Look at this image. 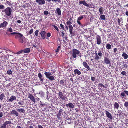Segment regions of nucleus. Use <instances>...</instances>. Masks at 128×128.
<instances>
[{
    "instance_id": "nucleus-53",
    "label": "nucleus",
    "mask_w": 128,
    "mask_h": 128,
    "mask_svg": "<svg viewBox=\"0 0 128 128\" xmlns=\"http://www.w3.org/2000/svg\"><path fill=\"white\" fill-rule=\"evenodd\" d=\"M51 36V34L50 32L48 33L47 34V36L48 37H50Z\"/></svg>"
},
{
    "instance_id": "nucleus-44",
    "label": "nucleus",
    "mask_w": 128,
    "mask_h": 128,
    "mask_svg": "<svg viewBox=\"0 0 128 128\" xmlns=\"http://www.w3.org/2000/svg\"><path fill=\"white\" fill-rule=\"evenodd\" d=\"M19 41L21 43H23V40L22 39V38H20V39L19 40Z\"/></svg>"
},
{
    "instance_id": "nucleus-40",
    "label": "nucleus",
    "mask_w": 128,
    "mask_h": 128,
    "mask_svg": "<svg viewBox=\"0 0 128 128\" xmlns=\"http://www.w3.org/2000/svg\"><path fill=\"white\" fill-rule=\"evenodd\" d=\"M6 125L4 123L2 125L1 128H6Z\"/></svg>"
},
{
    "instance_id": "nucleus-7",
    "label": "nucleus",
    "mask_w": 128,
    "mask_h": 128,
    "mask_svg": "<svg viewBox=\"0 0 128 128\" xmlns=\"http://www.w3.org/2000/svg\"><path fill=\"white\" fill-rule=\"evenodd\" d=\"M83 64L84 67L87 68V71L92 70L90 68L89 66L86 62H83Z\"/></svg>"
},
{
    "instance_id": "nucleus-23",
    "label": "nucleus",
    "mask_w": 128,
    "mask_h": 128,
    "mask_svg": "<svg viewBox=\"0 0 128 128\" xmlns=\"http://www.w3.org/2000/svg\"><path fill=\"white\" fill-rule=\"evenodd\" d=\"M119 106V105L118 103L116 102H115L114 103V109H116L117 110H118V108Z\"/></svg>"
},
{
    "instance_id": "nucleus-9",
    "label": "nucleus",
    "mask_w": 128,
    "mask_h": 128,
    "mask_svg": "<svg viewBox=\"0 0 128 128\" xmlns=\"http://www.w3.org/2000/svg\"><path fill=\"white\" fill-rule=\"evenodd\" d=\"M36 2L40 5H42L45 4L44 0H36Z\"/></svg>"
},
{
    "instance_id": "nucleus-3",
    "label": "nucleus",
    "mask_w": 128,
    "mask_h": 128,
    "mask_svg": "<svg viewBox=\"0 0 128 128\" xmlns=\"http://www.w3.org/2000/svg\"><path fill=\"white\" fill-rule=\"evenodd\" d=\"M2 12H4L6 15L9 16L11 14L12 9L10 7H7L5 9L2 10Z\"/></svg>"
},
{
    "instance_id": "nucleus-25",
    "label": "nucleus",
    "mask_w": 128,
    "mask_h": 128,
    "mask_svg": "<svg viewBox=\"0 0 128 128\" xmlns=\"http://www.w3.org/2000/svg\"><path fill=\"white\" fill-rule=\"evenodd\" d=\"M10 34H11L12 35L13 34H18L20 36V37H21L23 36V35L22 34L19 32H13L11 33Z\"/></svg>"
},
{
    "instance_id": "nucleus-52",
    "label": "nucleus",
    "mask_w": 128,
    "mask_h": 128,
    "mask_svg": "<svg viewBox=\"0 0 128 128\" xmlns=\"http://www.w3.org/2000/svg\"><path fill=\"white\" fill-rule=\"evenodd\" d=\"M23 52V50H21L16 52V54H20Z\"/></svg>"
},
{
    "instance_id": "nucleus-60",
    "label": "nucleus",
    "mask_w": 128,
    "mask_h": 128,
    "mask_svg": "<svg viewBox=\"0 0 128 128\" xmlns=\"http://www.w3.org/2000/svg\"><path fill=\"white\" fill-rule=\"evenodd\" d=\"M40 105L42 106H44L45 105V104L42 103V102H40Z\"/></svg>"
},
{
    "instance_id": "nucleus-10",
    "label": "nucleus",
    "mask_w": 128,
    "mask_h": 128,
    "mask_svg": "<svg viewBox=\"0 0 128 128\" xmlns=\"http://www.w3.org/2000/svg\"><path fill=\"white\" fill-rule=\"evenodd\" d=\"M105 112L107 117L110 120H112V116L110 113L108 111H105Z\"/></svg>"
},
{
    "instance_id": "nucleus-30",
    "label": "nucleus",
    "mask_w": 128,
    "mask_h": 128,
    "mask_svg": "<svg viewBox=\"0 0 128 128\" xmlns=\"http://www.w3.org/2000/svg\"><path fill=\"white\" fill-rule=\"evenodd\" d=\"M99 10L100 14H102L103 13V8L102 7H100L99 9Z\"/></svg>"
},
{
    "instance_id": "nucleus-39",
    "label": "nucleus",
    "mask_w": 128,
    "mask_h": 128,
    "mask_svg": "<svg viewBox=\"0 0 128 128\" xmlns=\"http://www.w3.org/2000/svg\"><path fill=\"white\" fill-rule=\"evenodd\" d=\"M52 1L54 2H58L59 3L60 2V0H52Z\"/></svg>"
},
{
    "instance_id": "nucleus-54",
    "label": "nucleus",
    "mask_w": 128,
    "mask_h": 128,
    "mask_svg": "<svg viewBox=\"0 0 128 128\" xmlns=\"http://www.w3.org/2000/svg\"><path fill=\"white\" fill-rule=\"evenodd\" d=\"M53 27H54V28L56 30H57L58 31V27H57V26H54V25H53Z\"/></svg>"
},
{
    "instance_id": "nucleus-62",
    "label": "nucleus",
    "mask_w": 128,
    "mask_h": 128,
    "mask_svg": "<svg viewBox=\"0 0 128 128\" xmlns=\"http://www.w3.org/2000/svg\"><path fill=\"white\" fill-rule=\"evenodd\" d=\"M121 96H125L124 93V92H122L121 94Z\"/></svg>"
},
{
    "instance_id": "nucleus-1",
    "label": "nucleus",
    "mask_w": 128,
    "mask_h": 128,
    "mask_svg": "<svg viewBox=\"0 0 128 128\" xmlns=\"http://www.w3.org/2000/svg\"><path fill=\"white\" fill-rule=\"evenodd\" d=\"M81 55V54L80 53V51L76 49H74L72 50V56L74 58H76L78 56L80 58Z\"/></svg>"
},
{
    "instance_id": "nucleus-22",
    "label": "nucleus",
    "mask_w": 128,
    "mask_h": 128,
    "mask_svg": "<svg viewBox=\"0 0 128 128\" xmlns=\"http://www.w3.org/2000/svg\"><path fill=\"white\" fill-rule=\"evenodd\" d=\"M30 48H27L24 49L23 50V52L24 53H27L30 52Z\"/></svg>"
},
{
    "instance_id": "nucleus-55",
    "label": "nucleus",
    "mask_w": 128,
    "mask_h": 128,
    "mask_svg": "<svg viewBox=\"0 0 128 128\" xmlns=\"http://www.w3.org/2000/svg\"><path fill=\"white\" fill-rule=\"evenodd\" d=\"M91 80L93 81H94L96 80L95 78L94 77H92L91 78Z\"/></svg>"
},
{
    "instance_id": "nucleus-2",
    "label": "nucleus",
    "mask_w": 128,
    "mask_h": 128,
    "mask_svg": "<svg viewBox=\"0 0 128 128\" xmlns=\"http://www.w3.org/2000/svg\"><path fill=\"white\" fill-rule=\"evenodd\" d=\"M44 74L46 76V77L52 81H53L54 80V77L52 76V72H45L44 73Z\"/></svg>"
},
{
    "instance_id": "nucleus-48",
    "label": "nucleus",
    "mask_w": 128,
    "mask_h": 128,
    "mask_svg": "<svg viewBox=\"0 0 128 128\" xmlns=\"http://www.w3.org/2000/svg\"><path fill=\"white\" fill-rule=\"evenodd\" d=\"M33 32V30L32 28H31L29 31V33L30 34H31Z\"/></svg>"
},
{
    "instance_id": "nucleus-56",
    "label": "nucleus",
    "mask_w": 128,
    "mask_h": 128,
    "mask_svg": "<svg viewBox=\"0 0 128 128\" xmlns=\"http://www.w3.org/2000/svg\"><path fill=\"white\" fill-rule=\"evenodd\" d=\"M117 51V49L116 48H114V53H116Z\"/></svg>"
},
{
    "instance_id": "nucleus-8",
    "label": "nucleus",
    "mask_w": 128,
    "mask_h": 128,
    "mask_svg": "<svg viewBox=\"0 0 128 128\" xmlns=\"http://www.w3.org/2000/svg\"><path fill=\"white\" fill-rule=\"evenodd\" d=\"M96 40L97 44H100L101 43V37L99 35H97L96 36Z\"/></svg>"
},
{
    "instance_id": "nucleus-28",
    "label": "nucleus",
    "mask_w": 128,
    "mask_h": 128,
    "mask_svg": "<svg viewBox=\"0 0 128 128\" xmlns=\"http://www.w3.org/2000/svg\"><path fill=\"white\" fill-rule=\"evenodd\" d=\"M106 47L107 49L110 50L111 48V46L110 44H106Z\"/></svg>"
},
{
    "instance_id": "nucleus-26",
    "label": "nucleus",
    "mask_w": 128,
    "mask_h": 128,
    "mask_svg": "<svg viewBox=\"0 0 128 128\" xmlns=\"http://www.w3.org/2000/svg\"><path fill=\"white\" fill-rule=\"evenodd\" d=\"M74 72L75 74H77L78 75H80L81 74V72L77 69L74 70Z\"/></svg>"
},
{
    "instance_id": "nucleus-5",
    "label": "nucleus",
    "mask_w": 128,
    "mask_h": 128,
    "mask_svg": "<svg viewBox=\"0 0 128 128\" xmlns=\"http://www.w3.org/2000/svg\"><path fill=\"white\" fill-rule=\"evenodd\" d=\"M102 54L101 51H98V53H96V52H95V59L97 60L101 58V57H102Z\"/></svg>"
},
{
    "instance_id": "nucleus-63",
    "label": "nucleus",
    "mask_w": 128,
    "mask_h": 128,
    "mask_svg": "<svg viewBox=\"0 0 128 128\" xmlns=\"http://www.w3.org/2000/svg\"><path fill=\"white\" fill-rule=\"evenodd\" d=\"M125 93L128 96V91L125 90L124 91Z\"/></svg>"
},
{
    "instance_id": "nucleus-29",
    "label": "nucleus",
    "mask_w": 128,
    "mask_h": 128,
    "mask_svg": "<svg viewBox=\"0 0 128 128\" xmlns=\"http://www.w3.org/2000/svg\"><path fill=\"white\" fill-rule=\"evenodd\" d=\"M4 97V94L2 93L0 94V100H2Z\"/></svg>"
},
{
    "instance_id": "nucleus-51",
    "label": "nucleus",
    "mask_w": 128,
    "mask_h": 128,
    "mask_svg": "<svg viewBox=\"0 0 128 128\" xmlns=\"http://www.w3.org/2000/svg\"><path fill=\"white\" fill-rule=\"evenodd\" d=\"M60 26L62 29L63 30H64V27L63 25L62 24H60Z\"/></svg>"
},
{
    "instance_id": "nucleus-59",
    "label": "nucleus",
    "mask_w": 128,
    "mask_h": 128,
    "mask_svg": "<svg viewBox=\"0 0 128 128\" xmlns=\"http://www.w3.org/2000/svg\"><path fill=\"white\" fill-rule=\"evenodd\" d=\"M3 116V113L2 112H0V118H1Z\"/></svg>"
},
{
    "instance_id": "nucleus-27",
    "label": "nucleus",
    "mask_w": 128,
    "mask_h": 128,
    "mask_svg": "<svg viewBox=\"0 0 128 128\" xmlns=\"http://www.w3.org/2000/svg\"><path fill=\"white\" fill-rule=\"evenodd\" d=\"M7 31L6 32V34L8 35V32H12V29L11 28H7Z\"/></svg>"
},
{
    "instance_id": "nucleus-18",
    "label": "nucleus",
    "mask_w": 128,
    "mask_h": 128,
    "mask_svg": "<svg viewBox=\"0 0 128 128\" xmlns=\"http://www.w3.org/2000/svg\"><path fill=\"white\" fill-rule=\"evenodd\" d=\"M66 106L67 107H69L70 108H72L74 107V105L72 103H69L68 104H66Z\"/></svg>"
},
{
    "instance_id": "nucleus-49",
    "label": "nucleus",
    "mask_w": 128,
    "mask_h": 128,
    "mask_svg": "<svg viewBox=\"0 0 128 128\" xmlns=\"http://www.w3.org/2000/svg\"><path fill=\"white\" fill-rule=\"evenodd\" d=\"M64 39H63V42H66V41L65 40H67V37L66 36H64Z\"/></svg>"
},
{
    "instance_id": "nucleus-24",
    "label": "nucleus",
    "mask_w": 128,
    "mask_h": 128,
    "mask_svg": "<svg viewBox=\"0 0 128 128\" xmlns=\"http://www.w3.org/2000/svg\"><path fill=\"white\" fill-rule=\"evenodd\" d=\"M69 32L70 33V34H72V30H73V27L72 25H70L69 26Z\"/></svg>"
},
{
    "instance_id": "nucleus-6",
    "label": "nucleus",
    "mask_w": 128,
    "mask_h": 128,
    "mask_svg": "<svg viewBox=\"0 0 128 128\" xmlns=\"http://www.w3.org/2000/svg\"><path fill=\"white\" fill-rule=\"evenodd\" d=\"M28 97L33 102L34 104L36 103L35 98L32 94H29L28 95Z\"/></svg>"
},
{
    "instance_id": "nucleus-12",
    "label": "nucleus",
    "mask_w": 128,
    "mask_h": 128,
    "mask_svg": "<svg viewBox=\"0 0 128 128\" xmlns=\"http://www.w3.org/2000/svg\"><path fill=\"white\" fill-rule=\"evenodd\" d=\"M8 23L6 21H4L0 25V28H4L7 25Z\"/></svg>"
},
{
    "instance_id": "nucleus-50",
    "label": "nucleus",
    "mask_w": 128,
    "mask_h": 128,
    "mask_svg": "<svg viewBox=\"0 0 128 128\" xmlns=\"http://www.w3.org/2000/svg\"><path fill=\"white\" fill-rule=\"evenodd\" d=\"M20 112H22V113H24L25 112V110L23 108H21L20 109Z\"/></svg>"
},
{
    "instance_id": "nucleus-58",
    "label": "nucleus",
    "mask_w": 128,
    "mask_h": 128,
    "mask_svg": "<svg viewBox=\"0 0 128 128\" xmlns=\"http://www.w3.org/2000/svg\"><path fill=\"white\" fill-rule=\"evenodd\" d=\"M98 85L100 86H103V87H104V85L102 84H99Z\"/></svg>"
},
{
    "instance_id": "nucleus-16",
    "label": "nucleus",
    "mask_w": 128,
    "mask_h": 128,
    "mask_svg": "<svg viewBox=\"0 0 128 128\" xmlns=\"http://www.w3.org/2000/svg\"><path fill=\"white\" fill-rule=\"evenodd\" d=\"M10 113L12 115H15L16 116H18L19 115V114L17 111L15 110H12L11 112Z\"/></svg>"
},
{
    "instance_id": "nucleus-32",
    "label": "nucleus",
    "mask_w": 128,
    "mask_h": 128,
    "mask_svg": "<svg viewBox=\"0 0 128 128\" xmlns=\"http://www.w3.org/2000/svg\"><path fill=\"white\" fill-rule=\"evenodd\" d=\"M4 123L6 125L7 124H10L11 123V122L10 121H6L4 122Z\"/></svg>"
},
{
    "instance_id": "nucleus-35",
    "label": "nucleus",
    "mask_w": 128,
    "mask_h": 128,
    "mask_svg": "<svg viewBox=\"0 0 128 128\" xmlns=\"http://www.w3.org/2000/svg\"><path fill=\"white\" fill-rule=\"evenodd\" d=\"M12 72L11 70H8L7 72V74H12Z\"/></svg>"
},
{
    "instance_id": "nucleus-4",
    "label": "nucleus",
    "mask_w": 128,
    "mask_h": 128,
    "mask_svg": "<svg viewBox=\"0 0 128 128\" xmlns=\"http://www.w3.org/2000/svg\"><path fill=\"white\" fill-rule=\"evenodd\" d=\"M58 93V96L59 98L62 99V100H65L66 101L68 100V99L67 98L66 96H64L63 93L61 92L60 91Z\"/></svg>"
},
{
    "instance_id": "nucleus-57",
    "label": "nucleus",
    "mask_w": 128,
    "mask_h": 128,
    "mask_svg": "<svg viewBox=\"0 0 128 128\" xmlns=\"http://www.w3.org/2000/svg\"><path fill=\"white\" fill-rule=\"evenodd\" d=\"M6 3H7V4H8L10 5V4H11V3L10 2H9V1H6Z\"/></svg>"
},
{
    "instance_id": "nucleus-13",
    "label": "nucleus",
    "mask_w": 128,
    "mask_h": 128,
    "mask_svg": "<svg viewBox=\"0 0 128 128\" xmlns=\"http://www.w3.org/2000/svg\"><path fill=\"white\" fill-rule=\"evenodd\" d=\"M38 76L39 78L40 81H41V83L43 84V82L44 80V79L43 78V76L40 73H39L38 74Z\"/></svg>"
},
{
    "instance_id": "nucleus-37",
    "label": "nucleus",
    "mask_w": 128,
    "mask_h": 128,
    "mask_svg": "<svg viewBox=\"0 0 128 128\" xmlns=\"http://www.w3.org/2000/svg\"><path fill=\"white\" fill-rule=\"evenodd\" d=\"M84 18V17L83 16H80L77 19V20L80 21V20H82Z\"/></svg>"
},
{
    "instance_id": "nucleus-15",
    "label": "nucleus",
    "mask_w": 128,
    "mask_h": 128,
    "mask_svg": "<svg viewBox=\"0 0 128 128\" xmlns=\"http://www.w3.org/2000/svg\"><path fill=\"white\" fill-rule=\"evenodd\" d=\"M16 97L14 96H12L10 99L8 100L10 102H12L14 100H16Z\"/></svg>"
},
{
    "instance_id": "nucleus-17",
    "label": "nucleus",
    "mask_w": 128,
    "mask_h": 128,
    "mask_svg": "<svg viewBox=\"0 0 128 128\" xmlns=\"http://www.w3.org/2000/svg\"><path fill=\"white\" fill-rule=\"evenodd\" d=\"M79 3L80 4H83L87 7H89L88 4L85 1L83 0H80V1Z\"/></svg>"
},
{
    "instance_id": "nucleus-34",
    "label": "nucleus",
    "mask_w": 128,
    "mask_h": 128,
    "mask_svg": "<svg viewBox=\"0 0 128 128\" xmlns=\"http://www.w3.org/2000/svg\"><path fill=\"white\" fill-rule=\"evenodd\" d=\"M66 24L68 26H69L70 25H72L71 24L72 23L70 20H68L66 22Z\"/></svg>"
},
{
    "instance_id": "nucleus-45",
    "label": "nucleus",
    "mask_w": 128,
    "mask_h": 128,
    "mask_svg": "<svg viewBox=\"0 0 128 128\" xmlns=\"http://www.w3.org/2000/svg\"><path fill=\"white\" fill-rule=\"evenodd\" d=\"M121 74H122L123 75H125L126 74V72L124 71H123L122 72H121Z\"/></svg>"
},
{
    "instance_id": "nucleus-43",
    "label": "nucleus",
    "mask_w": 128,
    "mask_h": 128,
    "mask_svg": "<svg viewBox=\"0 0 128 128\" xmlns=\"http://www.w3.org/2000/svg\"><path fill=\"white\" fill-rule=\"evenodd\" d=\"M4 6L2 4L0 5V9H4Z\"/></svg>"
},
{
    "instance_id": "nucleus-41",
    "label": "nucleus",
    "mask_w": 128,
    "mask_h": 128,
    "mask_svg": "<svg viewBox=\"0 0 128 128\" xmlns=\"http://www.w3.org/2000/svg\"><path fill=\"white\" fill-rule=\"evenodd\" d=\"M60 84L64 86V81L62 80H61L60 82Z\"/></svg>"
},
{
    "instance_id": "nucleus-38",
    "label": "nucleus",
    "mask_w": 128,
    "mask_h": 128,
    "mask_svg": "<svg viewBox=\"0 0 128 128\" xmlns=\"http://www.w3.org/2000/svg\"><path fill=\"white\" fill-rule=\"evenodd\" d=\"M39 32L38 30H36V31L34 32L35 35L36 36H38V33Z\"/></svg>"
},
{
    "instance_id": "nucleus-33",
    "label": "nucleus",
    "mask_w": 128,
    "mask_h": 128,
    "mask_svg": "<svg viewBox=\"0 0 128 128\" xmlns=\"http://www.w3.org/2000/svg\"><path fill=\"white\" fill-rule=\"evenodd\" d=\"M77 23L80 26H81V28H83V25H82L81 23H80V21L77 20Z\"/></svg>"
},
{
    "instance_id": "nucleus-47",
    "label": "nucleus",
    "mask_w": 128,
    "mask_h": 128,
    "mask_svg": "<svg viewBox=\"0 0 128 128\" xmlns=\"http://www.w3.org/2000/svg\"><path fill=\"white\" fill-rule=\"evenodd\" d=\"M44 14L45 15H48V11H45L44 12Z\"/></svg>"
},
{
    "instance_id": "nucleus-46",
    "label": "nucleus",
    "mask_w": 128,
    "mask_h": 128,
    "mask_svg": "<svg viewBox=\"0 0 128 128\" xmlns=\"http://www.w3.org/2000/svg\"><path fill=\"white\" fill-rule=\"evenodd\" d=\"M60 46H58L56 51V52H58L60 49Z\"/></svg>"
},
{
    "instance_id": "nucleus-20",
    "label": "nucleus",
    "mask_w": 128,
    "mask_h": 128,
    "mask_svg": "<svg viewBox=\"0 0 128 128\" xmlns=\"http://www.w3.org/2000/svg\"><path fill=\"white\" fill-rule=\"evenodd\" d=\"M122 56L124 59H126L128 58V55L124 52H123Z\"/></svg>"
},
{
    "instance_id": "nucleus-14",
    "label": "nucleus",
    "mask_w": 128,
    "mask_h": 128,
    "mask_svg": "<svg viewBox=\"0 0 128 128\" xmlns=\"http://www.w3.org/2000/svg\"><path fill=\"white\" fill-rule=\"evenodd\" d=\"M46 34V32L43 30L41 31L40 33L42 38L44 39L45 38V34Z\"/></svg>"
},
{
    "instance_id": "nucleus-11",
    "label": "nucleus",
    "mask_w": 128,
    "mask_h": 128,
    "mask_svg": "<svg viewBox=\"0 0 128 128\" xmlns=\"http://www.w3.org/2000/svg\"><path fill=\"white\" fill-rule=\"evenodd\" d=\"M104 61L105 63L106 64H110V60L109 59L106 57H104Z\"/></svg>"
},
{
    "instance_id": "nucleus-36",
    "label": "nucleus",
    "mask_w": 128,
    "mask_h": 128,
    "mask_svg": "<svg viewBox=\"0 0 128 128\" xmlns=\"http://www.w3.org/2000/svg\"><path fill=\"white\" fill-rule=\"evenodd\" d=\"M124 105L126 108H128V102H125Z\"/></svg>"
},
{
    "instance_id": "nucleus-64",
    "label": "nucleus",
    "mask_w": 128,
    "mask_h": 128,
    "mask_svg": "<svg viewBox=\"0 0 128 128\" xmlns=\"http://www.w3.org/2000/svg\"><path fill=\"white\" fill-rule=\"evenodd\" d=\"M16 110L18 112H20V108H16Z\"/></svg>"
},
{
    "instance_id": "nucleus-42",
    "label": "nucleus",
    "mask_w": 128,
    "mask_h": 128,
    "mask_svg": "<svg viewBox=\"0 0 128 128\" xmlns=\"http://www.w3.org/2000/svg\"><path fill=\"white\" fill-rule=\"evenodd\" d=\"M18 104L20 105H22L23 104V101H20L18 102Z\"/></svg>"
},
{
    "instance_id": "nucleus-31",
    "label": "nucleus",
    "mask_w": 128,
    "mask_h": 128,
    "mask_svg": "<svg viewBox=\"0 0 128 128\" xmlns=\"http://www.w3.org/2000/svg\"><path fill=\"white\" fill-rule=\"evenodd\" d=\"M100 18L102 20H105L106 19L105 16L104 15H102L100 16Z\"/></svg>"
},
{
    "instance_id": "nucleus-21",
    "label": "nucleus",
    "mask_w": 128,
    "mask_h": 128,
    "mask_svg": "<svg viewBox=\"0 0 128 128\" xmlns=\"http://www.w3.org/2000/svg\"><path fill=\"white\" fill-rule=\"evenodd\" d=\"M56 13L58 14V15L60 16L61 15V12L60 9L59 8H56Z\"/></svg>"
},
{
    "instance_id": "nucleus-61",
    "label": "nucleus",
    "mask_w": 128,
    "mask_h": 128,
    "mask_svg": "<svg viewBox=\"0 0 128 128\" xmlns=\"http://www.w3.org/2000/svg\"><path fill=\"white\" fill-rule=\"evenodd\" d=\"M38 128H43V127H42V126L40 125H38Z\"/></svg>"
},
{
    "instance_id": "nucleus-19",
    "label": "nucleus",
    "mask_w": 128,
    "mask_h": 128,
    "mask_svg": "<svg viewBox=\"0 0 128 128\" xmlns=\"http://www.w3.org/2000/svg\"><path fill=\"white\" fill-rule=\"evenodd\" d=\"M63 110L62 109L60 110L59 111V112L57 115V116L58 118H60L61 116V113L62 112Z\"/></svg>"
}]
</instances>
